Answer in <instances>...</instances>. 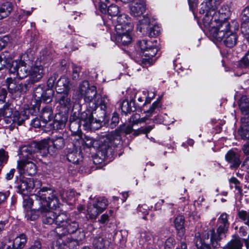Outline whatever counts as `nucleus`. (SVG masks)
Wrapping results in <instances>:
<instances>
[{"label": "nucleus", "instance_id": "1", "mask_svg": "<svg viewBox=\"0 0 249 249\" xmlns=\"http://www.w3.org/2000/svg\"><path fill=\"white\" fill-rule=\"evenodd\" d=\"M221 0H206L202 3L199 10L200 14H205L203 23L205 27L209 30L210 36L218 41H222L224 36L232 31L237 30L238 25L236 22H229V11L226 8L216 11L215 8Z\"/></svg>", "mask_w": 249, "mask_h": 249}, {"label": "nucleus", "instance_id": "2", "mask_svg": "<svg viewBox=\"0 0 249 249\" xmlns=\"http://www.w3.org/2000/svg\"><path fill=\"white\" fill-rule=\"evenodd\" d=\"M97 100L88 105L89 109L81 113V120L86 129H98L105 121L108 100L106 96H98Z\"/></svg>", "mask_w": 249, "mask_h": 249}, {"label": "nucleus", "instance_id": "3", "mask_svg": "<svg viewBox=\"0 0 249 249\" xmlns=\"http://www.w3.org/2000/svg\"><path fill=\"white\" fill-rule=\"evenodd\" d=\"M57 222L58 226L55 228L54 231L60 239H62L66 235L74 234V237H67L65 240H63L64 244L72 241L78 243L85 239V232L79 229V223L75 218L70 217L62 213L59 214Z\"/></svg>", "mask_w": 249, "mask_h": 249}, {"label": "nucleus", "instance_id": "4", "mask_svg": "<svg viewBox=\"0 0 249 249\" xmlns=\"http://www.w3.org/2000/svg\"><path fill=\"white\" fill-rule=\"evenodd\" d=\"M65 142L61 136L56 137L52 139L43 140L40 142H34L22 148L21 153L24 157L38 153L42 156L48 154L55 155L60 149L64 147Z\"/></svg>", "mask_w": 249, "mask_h": 249}, {"label": "nucleus", "instance_id": "5", "mask_svg": "<svg viewBox=\"0 0 249 249\" xmlns=\"http://www.w3.org/2000/svg\"><path fill=\"white\" fill-rule=\"evenodd\" d=\"M132 126L130 125H122L115 131L108 133L103 137L101 143L99 145V150L105 158L112 155L113 147H116L121 143V134H129L132 133Z\"/></svg>", "mask_w": 249, "mask_h": 249}, {"label": "nucleus", "instance_id": "6", "mask_svg": "<svg viewBox=\"0 0 249 249\" xmlns=\"http://www.w3.org/2000/svg\"><path fill=\"white\" fill-rule=\"evenodd\" d=\"M229 217L228 213H222L217 219L216 231L214 229L210 230L211 244L213 248H219L220 246L219 242L226 237L230 227Z\"/></svg>", "mask_w": 249, "mask_h": 249}, {"label": "nucleus", "instance_id": "7", "mask_svg": "<svg viewBox=\"0 0 249 249\" xmlns=\"http://www.w3.org/2000/svg\"><path fill=\"white\" fill-rule=\"evenodd\" d=\"M32 196L36 198V203H38L39 207L47 206L53 209L59 205V200L56 196L55 192L49 188L43 187Z\"/></svg>", "mask_w": 249, "mask_h": 249}, {"label": "nucleus", "instance_id": "8", "mask_svg": "<svg viewBox=\"0 0 249 249\" xmlns=\"http://www.w3.org/2000/svg\"><path fill=\"white\" fill-rule=\"evenodd\" d=\"M137 47L141 51L142 57L137 62L142 67H147L153 64L155 61L153 57L156 56L158 49L153 46L152 41L140 40L137 42Z\"/></svg>", "mask_w": 249, "mask_h": 249}, {"label": "nucleus", "instance_id": "9", "mask_svg": "<svg viewBox=\"0 0 249 249\" xmlns=\"http://www.w3.org/2000/svg\"><path fill=\"white\" fill-rule=\"evenodd\" d=\"M79 91L80 97H84L86 103L89 105L90 102L97 100L98 96H101L97 94L96 88L94 86L89 88V84L88 81L85 80L79 85Z\"/></svg>", "mask_w": 249, "mask_h": 249}, {"label": "nucleus", "instance_id": "10", "mask_svg": "<svg viewBox=\"0 0 249 249\" xmlns=\"http://www.w3.org/2000/svg\"><path fill=\"white\" fill-rule=\"evenodd\" d=\"M30 67L22 60H15L12 63L9 68L11 73L16 74L19 78L23 79L30 74Z\"/></svg>", "mask_w": 249, "mask_h": 249}, {"label": "nucleus", "instance_id": "11", "mask_svg": "<svg viewBox=\"0 0 249 249\" xmlns=\"http://www.w3.org/2000/svg\"><path fill=\"white\" fill-rule=\"evenodd\" d=\"M160 107V101L157 100L154 102L150 108L145 112L146 113V116L144 117L141 118L140 114H134L131 116L129 121L132 125L145 122L146 120L149 119L154 113H157V111L159 110Z\"/></svg>", "mask_w": 249, "mask_h": 249}, {"label": "nucleus", "instance_id": "12", "mask_svg": "<svg viewBox=\"0 0 249 249\" xmlns=\"http://www.w3.org/2000/svg\"><path fill=\"white\" fill-rule=\"evenodd\" d=\"M48 207H35L34 210L40 212L43 216V222L44 224L51 225L54 223L58 226L57 222L59 214H56L53 211L49 210Z\"/></svg>", "mask_w": 249, "mask_h": 249}, {"label": "nucleus", "instance_id": "13", "mask_svg": "<svg viewBox=\"0 0 249 249\" xmlns=\"http://www.w3.org/2000/svg\"><path fill=\"white\" fill-rule=\"evenodd\" d=\"M18 168L20 174L33 176L36 173V166L33 162L22 160L18 162Z\"/></svg>", "mask_w": 249, "mask_h": 249}, {"label": "nucleus", "instance_id": "14", "mask_svg": "<svg viewBox=\"0 0 249 249\" xmlns=\"http://www.w3.org/2000/svg\"><path fill=\"white\" fill-rule=\"evenodd\" d=\"M36 184L40 185L39 181H34L33 178H26L20 181L18 186V192L22 195L28 196L34 189Z\"/></svg>", "mask_w": 249, "mask_h": 249}, {"label": "nucleus", "instance_id": "15", "mask_svg": "<svg viewBox=\"0 0 249 249\" xmlns=\"http://www.w3.org/2000/svg\"><path fill=\"white\" fill-rule=\"evenodd\" d=\"M194 242L197 249H211V244L210 231L201 236L199 232L195 234Z\"/></svg>", "mask_w": 249, "mask_h": 249}, {"label": "nucleus", "instance_id": "16", "mask_svg": "<svg viewBox=\"0 0 249 249\" xmlns=\"http://www.w3.org/2000/svg\"><path fill=\"white\" fill-rule=\"evenodd\" d=\"M225 160L230 164L231 169H237L241 163L240 155L232 150H229L226 153Z\"/></svg>", "mask_w": 249, "mask_h": 249}, {"label": "nucleus", "instance_id": "17", "mask_svg": "<svg viewBox=\"0 0 249 249\" xmlns=\"http://www.w3.org/2000/svg\"><path fill=\"white\" fill-rule=\"evenodd\" d=\"M71 83L70 79L65 76H61L57 81L55 89L57 93H64L70 92Z\"/></svg>", "mask_w": 249, "mask_h": 249}, {"label": "nucleus", "instance_id": "18", "mask_svg": "<svg viewBox=\"0 0 249 249\" xmlns=\"http://www.w3.org/2000/svg\"><path fill=\"white\" fill-rule=\"evenodd\" d=\"M121 28V26L117 28V31H115V40L120 44L128 45L131 42L132 39L130 35V31L125 32L124 30H120Z\"/></svg>", "mask_w": 249, "mask_h": 249}, {"label": "nucleus", "instance_id": "19", "mask_svg": "<svg viewBox=\"0 0 249 249\" xmlns=\"http://www.w3.org/2000/svg\"><path fill=\"white\" fill-rule=\"evenodd\" d=\"M117 23L115 25V31H117V28L121 26L120 30H124L125 32L131 31L133 29V26L130 22V18L127 15L121 14L117 18Z\"/></svg>", "mask_w": 249, "mask_h": 249}, {"label": "nucleus", "instance_id": "20", "mask_svg": "<svg viewBox=\"0 0 249 249\" xmlns=\"http://www.w3.org/2000/svg\"><path fill=\"white\" fill-rule=\"evenodd\" d=\"M241 18L242 20L241 32L247 38L249 36V6L246 7L243 10Z\"/></svg>", "mask_w": 249, "mask_h": 249}, {"label": "nucleus", "instance_id": "21", "mask_svg": "<svg viewBox=\"0 0 249 249\" xmlns=\"http://www.w3.org/2000/svg\"><path fill=\"white\" fill-rule=\"evenodd\" d=\"M57 94V99L59 104L65 109V112L68 111L72 105L70 92Z\"/></svg>", "mask_w": 249, "mask_h": 249}, {"label": "nucleus", "instance_id": "22", "mask_svg": "<svg viewBox=\"0 0 249 249\" xmlns=\"http://www.w3.org/2000/svg\"><path fill=\"white\" fill-rule=\"evenodd\" d=\"M44 74V70L42 66H35L30 70V79L32 83L39 81Z\"/></svg>", "mask_w": 249, "mask_h": 249}, {"label": "nucleus", "instance_id": "23", "mask_svg": "<svg viewBox=\"0 0 249 249\" xmlns=\"http://www.w3.org/2000/svg\"><path fill=\"white\" fill-rule=\"evenodd\" d=\"M139 244L144 247H147L154 243V236L152 233L148 231L142 230L140 232L139 238Z\"/></svg>", "mask_w": 249, "mask_h": 249}, {"label": "nucleus", "instance_id": "24", "mask_svg": "<svg viewBox=\"0 0 249 249\" xmlns=\"http://www.w3.org/2000/svg\"><path fill=\"white\" fill-rule=\"evenodd\" d=\"M145 2L143 0H138L130 6V14L134 17L140 16L145 12Z\"/></svg>", "mask_w": 249, "mask_h": 249}, {"label": "nucleus", "instance_id": "25", "mask_svg": "<svg viewBox=\"0 0 249 249\" xmlns=\"http://www.w3.org/2000/svg\"><path fill=\"white\" fill-rule=\"evenodd\" d=\"M29 110L28 109H24L20 112L15 111L13 115L11 122L18 125H21L22 123L29 117Z\"/></svg>", "mask_w": 249, "mask_h": 249}, {"label": "nucleus", "instance_id": "26", "mask_svg": "<svg viewBox=\"0 0 249 249\" xmlns=\"http://www.w3.org/2000/svg\"><path fill=\"white\" fill-rule=\"evenodd\" d=\"M26 242V235L21 234L14 240L11 245H8L6 249H22L25 246Z\"/></svg>", "mask_w": 249, "mask_h": 249}, {"label": "nucleus", "instance_id": "27", "mask_svg": "<svg viewBox=\"0 0 249 249\" xmlns=\"http://www.w3.org/2000/svg\"><path fill=\"white\" fill-rule=\"evenodd\" d=\"M184 221V217L182 215H178L176 217L174 222L178 235L181 237L184 235L185 232Z\"/></svg>", "mask_w": 249, "mask_h": 249}, {"label": "nucleus", "instance_id": "28", "mask_svg": "<svg viewBox=\"0 0 249 249\" xmlns=\"http://www.w3.org/2000/svg\"><path fill=\"white\" fill-rule=\"evenodd\" d=\"M34 202L32 198L27 197L26 198L24 199L23 201V207L27 210V214L26 215V217L27 219H30L31 220H34L37 218V215L33 214L30 216V214H32V211L29 210L31 209L32 207L34 206ZM35 204H38V203H36V201L35 202Z\"/></svg>", "mask_w": 249, "mask_h": 249}, {"label": "nucleus", "instance_id": "29", "mask_svg": "<svg viewBox=\"0 0 249 249\" xmlns=\"http://www.w3.org/2000/svg\"><path fill=\"white\" fill-rule=\"evenodd\" d=\"M40 118L41 119L43 126H45L48 123L51 122L53 118L52 108L50 107L43 108L41 111Z\"/></svg>", "mask_w": 249, "mask_h": 249}, {"label": "nucleus", "instance_id": "30", "mask_svg": "<svg viewBox=\"0 0 249 249\" xmlns=\"http://www.w3.org/2000/svg\"><path fill=\"white\" fill-rule=\"evenodd\" d=\"M237 38V35L232 31L226 35L222 40L227 47L232 48L236 44Z\"/></svg>", "mask_w": 249, "mask_h": 249}, {"label": "nucleus", "instance_id": "31", "mask_svg": "<svg viewBox=\"0 0 249 249\" xmlns=\"http://www.w3.org/2000/svg\"><path fill=\"white\" fill-rule=\"evenodd\" d=\"M12 58L8 52H4L0 54V70L4 67H8L9 69L11 66Z\"/></svg>", "mask_w": 249, "mask_h": 249}, {"label": "nucleus", "instance_id": "32", "mask_svg": "<svg viewBox=\"0 0 249 249\" xmlns=\"http://www.w3.org/2000/svg\"><path fill=\"white\" fill-rule=\"evenodd\" d=\"M238 132L243 139H249V122H248V117L242 119V125Z\"/></svg>", "mask_w": 249, "mask_h": 249}, {"label": "nucleus", "instance_id": "33", "mask_svg": "<svg viewBox=\"0 0 249 249\" xmlns=\"http://www.w3.org/2000/svg\"><path fill=\"white\" fill-rule=\"evenodd\" d=\"M13 10V5L10 2H6L0 6V20L8 17Z\"/></svg>", "mask_w": 249, "mask_h": 249}, {"label": "nucleus", "instance_id": "34", "mask_svg": "<svg viewBox=\"0 0 249 249\" xmlns=\"http://www.w3.org/2000/svg\"><path fill=\"white\" fill-rule=\"evenodd\" d=\"M232 239L223 248V249H241L243 243L240 238L236 235L233 236Z\"/></svg>", "mask_w": 249, "mask_h": 249}, {"label": "nucleus", "instance_id": "35", "mask_svg": "<svg viewBox=\"0 0 249 249\" xmlns=\"http://www.w3.org/2000/svg\"><path fill=\"white\" fill-rule=\"evenodd\" d=\"M151 24L150 22V19L148 17H144L139 21V24L137 26V30L146 36Z\"/></svg>", "mask_w": 249, "mask_h": 249}, {"label": "nucleus", "instance_id": "36", "mask_svg": "<svg viewBox=\"0 0 249 249\" xmlns=\"http://www.w3.org/2000/svg\"><path fill=\"white\" fill-rule=\"evenodd\" d=\"M67 121L66 117L60 114L56 115L53 121V127L56 129H62L65 125Z\"/></svg>", "mask_w": 249, "mask_h": 249}, {"label": "nucleus", "instance_id": "37", "mask_svg": "<svg viewBox=\"0 0 249 249\" xmlns=\"http://www.w3.org/2000/svg\"><path fill=\"white\" fill-rule=\"evenodd\" d=\"M67 159L73 164H79L82 160V156L80 151H72L67 155Z\"/></svg>", "mask_w": 249, "mask_h": 249}, {"label": "nucleus", "instance_id": "38", "mask_svg": "<svg viewBox=\"0 0 249 249\" xmlns=\"http://www.w3.org/2000/svg\"><path fill=\"white\" fill-rule=\"evenodd\" d=\"M53 94L54 91L52 89L46 88L42 95V97L39 100L43 101L45 103H49L52 102Z\"/></svg>", "mask_w": 249, "mask_h": 249}, {"label": "nucleus", "instance_id": "39", "mask_svg": "<svg viewBox=\"0 0 249 249\" xmlns=\"http://www.w3.org/2000/svg\"><path fill=\"white\" fill-rule=\"evenodd\" d=\"M93 205L102 213L108 205V201L104 197H100L97 198L96 202Z\"/></svg>", "mask_w": 249, "mask_h": 249}, {"label": "nucleus", "instance_id": "40", "mask_svg": "<svg viewBox=\"0 0 249 249\" xmlns=\"http://www.w3.org/2000/svg\"><path fill=\"white\" fill-rule=\"evenodd\" d=\"M5 83L9 93L13 94L17 92V83L15 79L12 78H7Z\"/></svg>", "mask_w": 249, "mask_h": 249}, {"label": "nucleus", "instance_id": "41", "mask_svg": "<svg viewBox=\"0 0 249 249\" xmlns=\"http://www.w3.org/2000/svg\"><path fill=\"white\" fill-rule=\"evenodd\" d=\"M88 215L90 219H95L99 213V211L97 209L94 205H89L87 209Z\"/></svg>", "mask_w": 249, "mask_h": 249}, {"label": "nucleus", "instance_id": "42", "mask_svg": "<svg viewBox=\"0 0 249 249\" xmlns=\"http://www.w3.org/2000/svg\"><path fill=\"white\" fill-rule=\"evenodd\" d=\"M95 7H98V9L102 13H106L107 12V4L105 2L108 3V0H93Z\"/></svg>", "mask_w": 249, "mask_h": 249}, {"label": "nucleus", "instance_id": "43", "mask_svg": "<svg viewBox=\"0 0 249 249\" xmlns=\"http://www.w3.org/2000/svg\"><path fill=\"white\" fill-rule=\"evenodd\" d=\"M2 113V115L5 117V121L7 122V123H11L14 114L12 108L8 107L4 108Z\"/></svg>", "mask_w": 249, "mask_h": 249}, {"label": "nucleus", "instance_id": "44", "mask_svg": "<svg viewBox=\"0 0 249 249\" xmlns=\"http://www.w3.org/2000/svg\"><path fill=\"white\" fill-rule=\"evenodd\" d=\"M46 89V87L42 85L38 86L35 89L34 94L36 100H39L42 97V95Z\"/></svg>", "mask_w": 249, "mask_h": 249}, {"label": "nucleus", "instance_id": "45", "mask_svg": "<svg viewBox=\"0 0 249 249\" xmlns=\"http://www.w3.org/2000/svg\"><path fill=\"white\" fill-rule=\"evenodd\" d=\"M160 32V28L156 25H153L151 24L149 29L148 30L146 36H148L149 37H152L156 36H158Z\"/></svg>", "mask_w": 249, "mask_h": 249}, {"label": "nucleus", "instance_id": "46", "mask_svg": "<svg viewBox=\"0 0 249 249\" xmlns=\"http://www.w3.org/2000/svg\"><path fill=\"white\" fill-rule=\"evenodd\" d=\"M131 104V102L129 103L127 100H124L120 105L122 111L125 113L130 112L132 110Z\"/></svg>", "mask_w": 249, "mask_h": 249}, {"label": "nucleus", "instance_id": "47", "mask_svg": "<svg viewBox=\"0 0 249 249\" xmlns=\"http://www.w3.org/2000/svg\"><path fill=\"white\" fill-rule=\"evenodd\" d=\"M93 245L95 249H103L105 247L103 238L101 237H95L93 241Z\"/></svg>", "mask_w": 249, "mask_h": 249}, {"label": "nucleus", "instance_id": "48", "mask_svg": "<svg viewBox=\"0 0 249 249\" xmlns=\"http://www.w3.org/2000/svg\"><path fill=\"white\" fill-rule=\"evenodd\" d=\"M82 124L80 122H70V129L72 133H77L81 132L80 130V126Z\"/></svg>", "mask_w": 249, "mask_h": 249}, {"label": "nucleus", "instance_id": "49", "mask_svg": "<svg viewBox=\"0 0 249 249\" xmlns=\"http://www.w3.org/2000/svg\"><path fill=\"white\" fill-rule=\"evenodd\" d=\"M72 68V78L74 80H76L79 77V73L81 71V68L80 66H76L72 64L71 66Z\"/></svg>", "mask_w": 249, "mask_h": 249}, {"label": "nucleus", "instance_id": "50", "mask_svg": "<svg viewBox=\"0 0 249 249\" xmlns=\"http://www.w3.org/2000/svg\"><path fill=\"white\" fill-rule=\"evenodd\" d=\"M239 66L241 68H249V49L245 56L239 61Z\"/></svg>", "mask_w": 249, "mask_h": 249}, {"label": "nucleus", "instance_id": "51", "mask_svg": "<svg viewBox=\"0 0 249 249\" xmlns=\"http://www.w3.org/2000/svg\"><path fill=\"white\" fill-rule=\"evenodd\" d=\"M129 95H130V102L131 103H132L133 106L136 107H140L141 106L140 104H137V105L135 104L136 98L137 96V91L136 89H130L128 90Z\"/></svg>", "mask_w": 249, "mask_h": 249}, {"label": "nucleus", "instance_id": "52", "mask_svg": "<svg viewBox=\"0 0 249 249\" xmlns=\"http://www.w3.org/2000/svg\"><path fill=\"white\" fill-rule=\"evenodd\" d=\"M120 11L119 7L116 5L111 4L108 6L107 9V12L109 15L111 16H116L118 15Z\"/></svg>", "mask_w": 249, "mask_h": 249}, {"label": "nucleus", "instance_id": "53", "mask_svg": "<svg viewBox=\"0 0 249 249\" xmlns=\"http://www.w3.org/2000/svg\"><path fill=\"white\" fill-rule=\"evenodd\" d=\"M239 233L241 236L247 237L246 238H244V239L247 242L249 238H248V235L249 233V227L246 226H241L239 228Z\"/></svg>", "mask_w": 249, "mask_h": 249}, {"label": "nucleus", "instance_id": "54", "mask_svg": "<svg viewBox=\"0 0 249 249\" xmlns=\"http://www.w3.org/2000/svg\"><path fill=\"white\" fill-rule=\"evenodd\" d=\"M149 209L148 207L146 204H143L142 205H139L138 207V212L139 213H141L142 214H144L142 218L144 219H146V215L148 214V211Z\"/></svg>", "mask_w": 249, "mask_h": 249}, {"label": "nucleus", "instance_id": "55", "mask_svg": "<svg viewBox=\"0 0 249 249\" xmlns=\"http://www.w3.org/2000/svg\"><path fill=\"white\" fill-rule=\"evenodd\" d=\"M81 115L76 112H72L70 117L69 122H80L81 124L83 125L84 122L81 120Z\"/></svg>", "mask_w": 249, "mask_h": 249}, {"label": "nucleus", "instance_id": "56", "mask_svg": "<svg viewBox=\"0 0 249 249\" xmlns=\"http://www.w3.org/2000/svg\"><path fill=\"white\" fill-rule=\"evenodd\" d=\"M119 122V118L118 115L116 113H114L111 119L110 126L113 128L118 124Z\"/></svg>", "mask_w": 249, "mask_h": 249}, {"label": "nucleus", "instance_id": "57", "mask_svg": "<svg viewBox=\"0 0 249 249\" xmlns=\"http://www.w3.org/2000/svg\"><path fill=\"white\" fill-rule=\"evenodd\" d=\"M243 100H245V99L243 97L242 99V102L239 105L240 108L243 112L246 114H249V105L247 104L246 103L243 102L242 101Z\"/></svg>", "mask_w": 249, "mask_h": 249}, {"label": "nucleus", "instance_id": "58", "mask_svg": "<svg viewBox=\"0 0 249 249\" xmlns=\"http://www.w3.org/2000/svg\"><path fill=\"white\" fill-rule=\"evenodd\" d=\"M74 195V192L70 191V192H64L63 194L61 195V198L63 199L71 200Z\"/></svg>", "mask_w": 249, "mask_h": 249}, {"label": "nucleus", "instance_id": "59", "mask_svg": "<svg viewBox=\"0 0 249 249\" xmlns=\"http://www.w3.org/2000/svg\"><path fill=\"white\" fill-rule=\"evenodd\" d=\"M83 141L85 143V144L89 147L93 146L95 142L93 139L88 136L85 137Z\"/></svg>", "mask_w": 249, "mask_h": 249}, {"label": "nucleus", "instance_id": "60", "mask_svg": "<svg viewBox=\"0 0 249 249\" xmlns=\"http://www.w3.org/2000/svg\"><path fill=\"white\" fill-rule=\"evenodd\" d=\"M56 75L54 74L51 76L48 80V88H51L53 87L56 80Z\"/></svg>", "mask_w": 249, "mask_h": 249}, {"label": "nucleus", "instance_id": "61", "mask_svg": "<svg viewBox=\"0 0 249 249\" xmlns=\"http://www.w3.org/2000/svg\"><path fill=\"white\" fill-rule=\"evenodd\" d=\"M31 124L34 127H40L41 126H44L43 125V124L42 123L41 119L40 120L38 118L34 119L31 122Z\"/></svg>", "mask_w": 249, "mask_h": 249}, {"label": "nucleus", "instance_id": "62", "mask_svg": "<svg viewBox=\"0 0 249 249\" xmlns=\"http://www.w3.org/2000/svg\"><path fill=\"white\" fill-rule=\"evenodd\" d=\"M17 92H25L27 89V85L26 84L17 83Z\"/></svg>", "mask_w": 249, "mask_h": 249}, {"label": "nucleus", "instance_id": "63", "mask_svg": "<svg viewBox=\"0 0 249 249\" xmlns=\"http://www.w3.org/2000/svg\"><path fill=\"white\" fill-rule=\"evenodd\" d=\"M7 91L4 88H0V101L2 102L3 103L5 101V99L7 96Z\"/></svg>", "mask_w": 249, "mask_h": 249}, {"label": "nucleus", "instance_id": "64", "mask_svg": "<svg viewBox=\"0 0 249 249\" xmlns=\"http://www.w3.org/2000/svg\"><path fill=\"white\" fill-rule=\"evenodd\" d=\"M175 240L172 237L168 238L165 243V246L168 248H171L174 246Z\"/></svg>", "mask_w": 249, "mask_h": 249}]
</instances>
